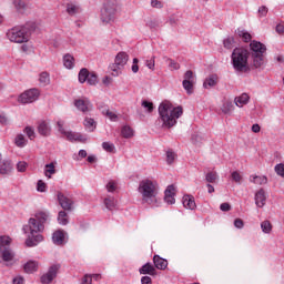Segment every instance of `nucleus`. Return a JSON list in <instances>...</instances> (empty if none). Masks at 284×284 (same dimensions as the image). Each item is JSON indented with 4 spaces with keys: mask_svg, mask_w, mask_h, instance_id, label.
Segmentation results:
<instances>
[{
    "mask_svg": "<svg viewBox=\"0 0 284 284\" xmlns=\"http://www.w3.org/2000/svg\"><path fill=\"white\" fill-rule=\"evenodd\" d=\"M175 159H176V153H174L173 151L166 152V163H169V165H172V163H174Z\"/></svg>",
    "mask_w": 284,
    "mask_h": 284,
    "instance_id": "48",
    "label": "nucleus"
},
{
    "mask_svg": "<svg viewBox=\"0 0 284 284\" xmlns=\"http://www.w3.org/2000/svg\"><path fill=\"white\" fill-rule=\"evenodd\" d=\"M159 114L163 128H174L176 119L183 115V106L174 108L170 101H164L159 105Z\"/></svg>",
    "mask_w": 284,
    "mask_h": 284,
    "instance_id": "2",
    "label": "nucleus"
},
{
    "mask_svg": "<svg viewBox=\"0 0 284 284\" xmlns=\"http://www.w3.org/2000/svg\"><path fill=\"white\" fill-rule=\"evenodd\" d=\"M6 37L11 43H28V41H30V37H32V33L30 28L19 26L9 29Z\"/></svg>",
    "mask_w": 284,
    "mask_h": 284,
    "instance_id": "5",
    "label": "nucleus"
},
{
    "mask_svg": "<svg viewBox=\"0 0 284 284\" xmlns=\"http://www.w3.org/2000/svg\"><path fill=\"white\" fill-rule=\"evenodd\" d=\"M261 230L264 234H270L272 232V222L265 220L261 223Z\"/></svg>",
    "mask_w": 284,
    "mask_h": 284,
    "instance_id": "39",
    "label": "nucleus"
},
{
    "mask_svg": "<svg viewBox=\"0 0 284 284\" xmlns=\"http://www.w3.org/2000/svg\"><path fill=\"white\" fill-rule=\"evenodd\" d=\"M252 57H253L254 68H261V65L265 63V60L263 59V54H252Z\"/></svg>",
    "mask_w": 284,
    "mask_h": 284,
    "instance_id": "35",
    "label": "nucleus"
},
{
    "mask_svg": "<svg viewBox=\"0 0 284 284\" xmlns=\"http://www.w3.org/2000/svg\"><path fill=\"white\" fill-rule=\"evenodd\" d=\"M153 263L155 270H168V260L160 257L159 255L153 256Z\"/></svg>",
    "mask_w": 284,
    "mask_h": 284,
    "instance_id": "20",
    "label": "nucleus"
},
{
    "mask_svg": "<svg viewBox=\"0 0 284 284\" xmlns=\"http://www.w3.org/2000/svg\"><path fill=\"white\" fill-rule=\"evenodd\" d=\"M58 201L67 212H72V205H74V202L69 199L68 196L63 195V193H58Z\"/></svg>",
    "mask_w": 284,
    "mask_h": 284,
    "instance_id": "13",
    "label": "nucleus"
},
{
    "mask_svg": "<svg viewBox=\"0 0 284 284\" xmlns=\"http://www.w3.org/2000/svg\"><path fill=\"white\" fill-rule=\"evenodd\" d=\"M104 205L106 207V210H113L114 207H116V200H114V197L109 196L104 199Z\"/></svg>",
    "mask_w": 284,
    "mask_h": 284,
    "instance_id": "38",
    "label": "nucleus"
},
{
    "mask_svg": "<svg viewBox=\"0 0 284 284\" xmlns=\"http://www.w3.org/2000/svg\"><path fill=\"white\" fill-rule=\"evenodd\" d=\"M223 45H224V48H226V50H232V48H234L236 45V42L234 41V38L229 37V38L224 39Z\"/></svg>",
    "mask_w": 284,
    "mask_h": 284,
    "instance_id": "41",
    "label": "nucleus"
},
{
    "mask_svg": "<svg viewBox=\"0 0 284 284\" xmlns=\"http://www.w3.org/2000/svg\"><path fill=\"white\" fill-rule=\"evenodd\" d=\"M250 181H251V183H254L255 185H266L267 176H265V175H251Z\"/></svg>",
    "mask_w": 284,
    "mask_h": 284,
    "instance_id": "28",
    "label": "nucleus"
},
{
    "mask_svg": "<svg viewBox=\"0 0 284 284\" xmlns=\"http://www.w3.org/2000/svg\"><path fill=\"white\" fill-rule=\"evenodd\" d=\"M63 135L68 141H79L80 143H85V141H88L83 134L72 131H65Z\"/></svg>",
    "mask_w": 284,
    "mask_h": 284,
    "instance_id": "16",
    "label": "nucleus"
},
{
    "mask_svg": "<svg viewBox=\"0 0 284 284\" xmlns=\"http://www.w3.org/2000/svg\"><path fill=\"white\" fill-rule=\"evenodd\" d=\"M146 26L151 30H156V28H159V26H161V22L159 20H156V19H149L146 21Z\"/></svg>",
    "mask_w": 284,
    "mask_h": 284,
    "instance_id": "45",
    "label": "nucleus"
},
{
    "mask_svg": "<svg viewBox=\"0 0 284 284\" xmlns=\"http://www.w3.org/2000/svg\"><path fill=\"white\" fill-rule=\"evenodd\" d=\"M231 179H233V181L235 183H241V181H243V176L241 175V173L239 171H234L232 174H231Z\"/></svg>",
    "mask_w": 284,
    "mask_h": 284,
    "instance_id": "50",
    "label": "nucleus"
},
{
    "mask_svg": "<svg viewBox=\"0 0 284 284\" xmlns=\"http://www.w3.org/2000/svg\"><path fill=\"white\" fill-rule=\"evenodd\" d=\"M39 81L43 85H50V73L48 72L40 73Z\"/></svg>",
    "mask_w": 284,
    "mask_h": 284,
    "instance_id": "43",
    "label": "nucleus"
},
{
    "mask_svg": "<svg viewBox=\"0 0 284 284\" xmlns=\"http://www.w3.org/2000/svg\"><path fill=\"white\" fill-rule=\"evenodd\" d=\"M51 132H52V129L50 128V122L41 121L38 124V133L41 136H50Z\"/></svg>",
    "mask_w": 284,
    "mask_h": 284,
    "instance_id": "17",
    "label": "nucleus"
},
{
    "mask_svg": "<svg viewBox=\"0 0 284 284\" xmlns=\"http://www.w3.org/2000/svg\"><path fill=\"white\" fill-rule=\"evenodd\" d=\"M183 205L186 210H196V202L194 201V196L184 195L183 196Z\"/></svg>",
    "mask_w": 284,
    "mask_h": 284,
    "instance_id": "21",
    "label": "nucleus"
},
{
    "mask_svg": "<svg viewBox=\"0 0 284 284\" xmlns=\"http://www.w3.org/2000/svg\"><path fill=\"white\" fill-rule=\"evenodd\" d=\"M89 77H90V71H88V69H81L78 74L79 82L85 83V81H88Z\"/></svg>",
    "mask_w": 284,
    "mask_h": 284,
    "instance_id": "36",
    "label": "nucleus"
},
{
    "mask_svg": "<svg viewBox=\"0 0 284 284\" xmlns=\"http://www.w3.org/2000/svg\"><path fill=\"white\" fill-rule=\"evenodd\" d=\"M10 172H12V163H10V161H3L0 164V174L6 176V175L10 174Z\"/></svg>",
    "mask_w": 284,
    "mask_h": 284,
    "instance_id": "29",
    "label": "nucleus"
},
{
    "mask_svg": "<svg viewBox=\"0 0 284 284\" xmlns=\"http://www.w3.org/2000/svg\"><path fill=\"white\" fill-rule=\"evenodd\" d=\"M275 172H276V174H278V176L284 178V164L275 165Z\"/></svg>",
    "mask_w": 284,
    "mask_h": 284,
    "instance_id": "56",
    "label": "nucleus"
},
{
    "mask_svg": "<svg viewBox=\"0 0 284 284\" xmlns=\"http://www.w3.org/2000/svg\"><path fill=\"white\" fill-rule=\"evenodd\" d=\"M44 168V176H47V179H52V174H57L53 162L45 164Z\"/></svg>",
    "mask_w": 284,
    "mask_h": 284,
    "instance_id": "32",
    "label": "nucleus"
},
{
    "mask_svg": "<svg viewBox=\"0 0 284 284\" xmlns=\"http://www.w3.org/2000/svg\"><path fill=\"white\" fill-rule=\"evenodd\" d=\"M176 194V189L174 185H169L164 192V201L169 205H174L176 203V200L174 199Z\"/></svg>",
    "mask_w": 284,
    "mask_h": 284,
    "instance_id": "14",
    "label": "nucleus"
},
{
    "mask_svg": "<svg viewBox=\"0 0 284 284\" xmlns=\"http://www.w3.org/2000/svg\"><path fill=\"white\" fill-rule=\"evenodd\" d=\"M102 148L105 152H114L115 150L114 144L111 142H103Z\"/></svg>",
    "mask_w": 284,
    "mask_h": 284,
    "instance_id": "49",
    "label": "nucleus"
},
{
    "mask_svg": "<svg viewBox=\"0 0 284 284\" xmlns=\"http://www.w3.org/2000/svg\"><path fill=\"white\" fill-rule=\"evenodd\" d=\"M128 61H130V55L125 52H119L115 57L114 63L110 65L112 77H119L121 74V70L128 64Z\"/></svg>",
    "mask_w": 284,
    "mask_h": 284,
    "instance_id": "8",
    "label": "nucleus"
},
{
    "mask_svg": "<svg viewBox=\"0 0 284 284\" xmlns=\"http://www.w3.org/2000/svg\"><path fill=\"white\" fill-rule=\"evenodd\" d=\"M83 125L88 132H94V130H97V121L92 118H85Z\"/></svg>",
    "mask_w": 284,
    "mask_h": 284,
    "instance_id": "30",
    "label": "nucleus"
},
{
    "mask_svg": "<svg viewBox=\"0 0 284 284\" xmlns=\"http://www.w3.org/2000/svg\"><path fill=\"white\" fill-rule=\"evenodd\" d=\"M268 9L265 6L260 7L258 14L260 17H267Z\"/></svg>",
    "mask_w": 284,
    "mask_h": 284,
    "instance_id": "60",
    "label": "nucleus"
},
{
    "mask_svg": "<svg viewBox=\"0 0 284 284\" xmlns=\"http://www.w3.org/2000/svg\"><path fill=\"white\" fill-rule=\"evenodd\" d=\"M106 190H108V192H115L116 191V182L110 181L106 184Z\"/></svg>",
    "mask_w": 284,
    "mask_h": 284,
    "instance_id": "57",
    "label": "nucleus"
},
{
    "mask_svg": "<svg viewBox=\"0 0 284 284\" xmlns=\"http://www.w3.org/2000/svg\"><path fill=\"white\" fill-rule=\"evenodd\" d=\"M169 62H170L169 68L171 70H180L181 64H179L176 61L169 59Z\"/></svg>",
    "mask_w": 284,
    "mask_h": 284,
    "instance_id": "55",
    "label": "nucleus"
},
{
    "mask_svg": "<svg viewBox=\"0 0 284 284\" xmlns=\"http://www.w3.org/2000/svg\"><path fill=\"white\" fill-rule=\"evenodd\" d=\"M87 83L89 85H97L99 83V77L97 75V73H89V78H87Z\"/></svg>",
    "mask_w": 284,
    "mask_h": 284,
    "instance_id": "40",
    "label": "nucleus"
},
{
    "mask_svg": "<svg viewBox=\"0 0 284 284\" xmlns=\"http://www.w3.org/2000/svg\"><path fill=\"white\" fill-rule=\"evenodd\" d=\"M216 179H219V174H216V172H209L206 174L207 183H216Z\"/></svg>",
    "mask_w": 284,
    "mask_h": 284,
    "instance_id": "47",
    "label": "nucleus"
},
{
    "mask_svg": "<svg viewBox=\"0 0 284 284\" xmlns=\"http://www.w3.org/2000/svg\"><path fill=\"white\" fill-rule=\"evenodd\" d=\"M103 114H105V116H108L111 121H116L118 119L116 113L110 110L103 111Z\"/></svg>",
    "mask_w": 284,
    "mask_h": 284,
    "instance_id": "54",
    "label": "nucleus"
},
{
    "mask_svg": "<svg viewBox=\"0 0 284 284\" xmlns=\"http://www.w3.org/2000/svg\"><path fill=\"white\" fill-rule=\"evenodd\" d=\"M74 105L78 108V110H80V112H83L84 114L92 112V102H90L88 98L74 100Z\"/></svg>",
    "mask_w": 284,
    "mask_h": 284,
    "instance_id": "11",
    "label": "nucleus"
},
{
    "mask_svg": "<svg viewBox=\"0 0 284 284\" xmlns=\"http://www.w3.org/2000/svg\"><path fill=\"white\" fill-rule=\"evenodd\" d=\"M122 136L124 139H130V138L134 136V131L130 126H123L122 128Z\"/></svg>",
    "mask_w": 284,
    "mask_h": 284,
    "instance_id": "44",
    "label": "nucleus"
},
{
    "mask_svg": "<svg viewBox=\"0 0 284 284\" xmlns=\"http://www.w3.org/2000/svg\"><path fill=\"white\" fill-rule=\"evenodd\" d=\"M142 108H145L148 110V112H152V110H154V103L144 100L142 101Z\"/></svg>",
    "mask_w": 284,
    "mask_h": 284,
    "instance_id": "52",
    "label": "nucleus"
},
{
    "mask_svg": "<svg viewBox=\"0 0 284 284\" xmlns=\"http://www.w3.org/2000/svg\"><path fill=\"white\" fill-rule=\"evenodd\" d=\"M23 270L26 274H32L39 270V262L37 261H29L23 265Z\"/></svg>",
    "mask_w": 284,
    "mask_h": 284,
    "instance_id": "22",
    "label": "nucleus"
},
{
    "mask_svg": "<svg viewBox=\"0 0 284 284\" xmlns=\"http://www.w3.org/2000/svg\"><path fill=\"white\" fill-rule=\"evenodd\" d=\"M182 85L187 94H192L194 92V72H192V70L184 73Z\"/></svg>",
    "mask_w": 284,
    "mask_h": 284,
    "instance_id": "10",
    "label": "nucleus"
},
{
    "mask_svg": "<svg viewBox=\"0 0 284 284\" xmlns=\"http://www.w3.org/2000/svg\"><path fill=\"white\" fill-rule=\"evenodd\" d=\"M275 31L277 34H284V22H281L276 26Z\"/></svg>",
    "mask_w": 284,
    "mask_h": 284,
    "instance_id": "63",
    "label": "nucleus"
},
{
    "mask_svg": "<svg viewBox=\"0 0 284 284\" xmlns=\"http://www.w3.org/2000/svg\"><path fill=\"white\" fill-rule=\"evenodd\" d=\"M52 241L55 245H63V241H65V233L61 230L55 231L52 235Z\"/></svg>",
    "mask_w": 284,
    "mask_h": 284,
    "instance_id": "24",
    "label": "nucleus"
},
{
    "mask_svg": "<svg viewBox=\"0 0 284 284\" xmlns=\"http://www.w3.org/2000/svg\"><path fill=\"white\" fill-rule=\"evenodd\" d=\"M82 284H92V274H85Z\"/></svg>",
    "mask_w": 284,
    "mask_h": 284,
    "instance_id": "62",
    "label": "nucleus"
},
{
    "mask_svg": "<svg viewBox=\"0 0 284 284\" xmlns=\"http://www.w3.org/2000/svg\"><path fill=\"white\" fill-rule=\"evenodd\" d=\"M265 203H267V195L265 194V190L260 189L256 193H255V204L258 207H265Z\"/></svg>",
    "mask_w": 284,
    "mask_h": 284,
    "instance_id": "15",
    "label": "nucleus"
},
{
    "mask_svg": "<svg viewBox=\"0 0 284 284\" xmlns=\"http://www.w3.org/2000/svg\"><path fill=\"white\" fill-rule=\"evenodd\" d=\"M67 12H68V14L73 17V14H77V12H79V7H77L75 4H72V3H68L67 4Z\"/></svg>",
    "mask_w": 284,
    "mask_h": 284,
    "instance_id": "46",
    "label": "nucleus"
},
{
    "mask_svg": "<svg viewBox=\"0 0 284 284\" xmlns=\"http://www.w3.org/2000/svg\"><path fill=\"white\" fill-rule=\"evenodd\" d=\"M234 225L237 227V230H243L245 223L241 219H235Z\"/></svg>",
    "mask_w": 284,
    "mask_h": 284,
    "instance_id": "61",
    "label": "nucleus"
},
{
    "mask_svg": "<svg viewBox=\"0 0 284 284\" xmlns=\"http://www.w3.org/2000/svg\"><path fill=\"white\" fill-rule=\"evenodd\" d=\"M119 12V3L115 0H108L101 9L100 19L102 23H114L116 21V13Z\"/></svg>",
    "mask_w": 284,
    "mask_h": 284,
    "instance_id": "7",
    "label": "nucleus"
},
{
    "mask_svg": "<svg viewBox=\"0 0 284 284\" xmlns=\"http://www.w3.org/2000/svg\"><path fill=\"white\" fill-rule=\"evenodd\" d=\"M221 111L223 114H232V112H234V104L230 101H226L222 104Z\"/></svg>",
    "mask_w": 284,
    "mask_h": 284,
    "instance_id": "33",
    "label": "nucleus"
},
{
    "mask_svg": "<svg viewBox=\"0 0 284 284\" xmlns=\"http://www.w3.org/2000/svg\"><path fill=\"white\" fill-rule=\"evenodd\" d=\"M23 132L30 141H34V139H37V133H34V129L32 126L24 128Z\"/></svg>",
    "mask_w": 284,
    "mask_h": 284,
    "instance_id": "42",
    "label": "nucleus"
},
{
    "mask_svg": "<svg viewBox=\"0 0 284 284\" xmlns=\"http://www.w3.org/2000/svg\"><path fill=\"white\" fill-rule=\"evenodd\" d=\"M40 95L41 92L39 91V89H29L19 95L18 101L19 103L23 104L34 103V101H37Z\"/></svg>",
    "mask_w": 284,
    "mask_h": 284,
    "instance_id": "9",
    "label": "nucleus"
},
{
    "mask_svg": "<svg viewBox=\"0 0 284 284\" xmlns=\"http://www.w3.org/2000/svg\"><path fill=\"white\" fill-rule=\"evenodd\" d=\"M63 65L67 70H72L74 68V55L67 53L63 57Z\"/></svg>",
    "mask_w": 284,
    "mask_h": 284,
    "instance_id": "27",
    "label": "nucleus"
},
{
    "mask_svg": "<svg viewBox=\"0 0 284 284\" xmlns=\"http://www.w3.org/2000/svg\"><path fill=\"white\" fill-rule=\"evenodd\" d=\"M151 6L158 10H161V8H163V2L161 0H151Z\"/></svg>",
    "mask_w": 284,
    "mask_h": 284,
    "instance_id": "58",
    "label": "nucleus"
},
{
    "mask_svg": "<svg viewBox=\"0 0 284 284\" xmlns=\"http://www.w3.org/2000/svg\"><path fill=\"white\" fill-rule=\"evenodd\" d=\"M155 57H152V59H150V60H146V68H149V70H154V68H155Z\"/></svg>",
    "mask_w": 284,
    "mask_h": 284,
    "instance_id": "59",
    "label": "nucleus"
},
{
    "mask_svg": "<svg viewBox=\"0 0 284 284\" xmlns=\"http://www.w3.org/2000/svg\"><path fill=\"white\" fill-rule=\"evenodd\" d=\"M57 272H59V265H53L49 268V271L41 276L42 284H49L57 278Z\"/></svg>",
    "mask_w": 284,
    "mask_h": 284,
    "instance_id": "12",
    "label": "nucleus"
},
{
    "mask_svg": "<svg viewBox=\"0 0 284 284\" xmlns=\"http://www.w3.org/2000/svg\"><path fill=\"white\" fill-rule=\"evenodd\" d=\"M14 144L17 148H26L28 145V139H26V135L20 133L16 136Z\"/></svg>",
    "mask_w": 284,
    "mask_h": 284,
    "instance_id": "31",
    "label": "nucleus"
},
{
    "mask_svg": "<svg viewBox=\"0 0 284 284\" xmlns=\"http://www.w3.org/2000/svg\"><path fill=\"white\" fill-rule=\"evenodd\" d=\"M141 284H152V277L145 275L141 277Z\"/></svg>",
    "mask_w": 284,
    "mask_h": 284,
    "instance_id": "64",
    "label": "nucleus"
},
{
    "mask_svg": "<svg viewBox=\"0 0 284 284\" xmlns=\"http://www.w3.org/2000/svg\"><path fill=\"white\" fill-rule=\"evenodd\" d=\"M234 103L237 108H243V105H247V103H250V95L247 93H242L240 97L234 99Z\"/></svg>",
    "mask_w": 284,
    "mask_h": 284,
    "instance_id": "23",
    "label": "nucleus"
},
{
    "mask_svg": "<svg viewBox=\"0 0 284 284\" xmlns=\"http://www.w3.org/2000/svg\"><path fill=\"white\" fill-rule=\"evenodd\" d=\"M219 83V75L211 74L209 78L205 79L203 83V88H214Z\"/></svg>",
    "mask_w": 284,
    "mask_h": 284,
    "instance_id": "26",
    "label": "nucleus"
},
{
    "mask_svg": "<svg viewBox=\"0 0 284 284\" xmlns=\"http://www.w3.org/2000/svg\"><path fill=\"white\" fill-rule=\"evenodd\" d=\"M17 170L18 172H26V170H28V162L26 161L18 162Z\"/></svg>",
    "mask_w": 284,
    "mask_h": 284,
    "instance_id": "51",
    "label": "nucleus"
},
{
    "mask_svg": "<svg viewBox=\"0 0 284 284\" xmlns=\"http://www.w3.org/2000/svg\"><path fill=\"white\" fill-rule=\"evenodd\" d=\"M140 274H149V276H156V267L148 262L139 268Z\"/></svg>",
    "mask_w": 284,
    "mask_h": 284,
    "instance_id": "18",
    "label": "nucleus"
},
{
    "mask_svg": "<svg viewBox=\"0 0 284 284\" xmlns=\"http://www.w3.org/2000/svg\"><path fill=\"white\" fill-rule=\"evenodd\" d=\"M47 187L48 185L45 184V182H43V180L38 181V186H37L38 192H45Z\"/></svg>",
    "mask_w": 284,
    "mask_h": 284,
    "instance_id": "53",
    "label": "nucleus"
},
{
    "mask_svg": "<svg viewBox=\"0 0 284 284\" xmlns=\"http://www.w3.org/2000/svg\"><path fill=\"white\" fill-rule=\"evenodd\" d=\"M138 191L142 195V201L148 205H154L158 203L156 195L159 194V184L152 180H142L139 184Z\"/></svg>",
    "mask_w": 284,
    "mask_h": 284,
    "instance_id": "3",
    "label": "nucleus"
},
{
    "mask_svg": "<svg viewBox=\"0 0 284 284\" xmlns=\"http://www.w3.org/2000/svg\"><path fill=\"white\" fill-rule=\"evenodd\" d=\"M13 6L20 14H23L28 10V2L26 0H13Z\"/></svg>",
    "mask_w": 284,
    "mask_h": 284,
    "instance_id": "25",
    "label": "nucleus"
},
{
    "mask_svg": "<svg viewBox=\"0 0 284 284\" xmlns=\"http://www.w3.org/2000/svg\"><path fill=\"white\" fill-rule=\"evenodd\" d=\"M250 52L243 48H235L232 53V63L236 72H247L250 67H247V59Z\"/></svg>",
    "mask_w": 284,
    "mask_h": 284,
    "instance_id": "6",
    "label": "nucleus"
},
{
    "mask_svg": "<svg viewBox=\"0 0 284 284\" xmlns=\"http://www.w3.org/2000/svg\"><path fill=\"white\" fill-rule=\"evenodd\" d=\"M250 45H251L252 54H265V51L267 50L265 48V44L258 41H253L251 42Z\"/></svg>",
    "mask_w": 284,
    "mask_h": 284,
    "instance_id": "19",
    "label": "nucleus"
},
{
    "mask_svg": "<svg viewBox=\"0 0 284 284\" xmlns=\"http://www.w3.org/2000/svg\"><path fill=\"white\" fill-rule=\"evenodd\" d=\"M12 239L8 235L0 236V263H3L7 267L14 265V251L10 248Z\"/></svg>",
    "mask_w": 284,
    "mask_h": 284,
    "instance_id": "4",
    "label": "nucleus"
},
{
    "mask_svg": "<svg viewBox=\"0 0 284 284\" xmlns=\"http://www.w3.org/2000/svg\"><path fill=\"white\" fill-rule=\"evenodd\" d=\"M58 223L60 225H68L69 221H68V213H65V211H60L58 213Z\"/></svg>",
    "mask_w": 284,
    "mask_h": 284,
    "instance_id": "37",
    "label": "nucleus"
},
{
    "mask_svg": "<svg viewBox=\"0 0 284 284\" xmlns=\"http://www.w3.org/2000/svg\"><path fill=\"white\" fill-rule=\"evenodd\" d=\"M50 221V212L48 210H38L34 217L29 219L28 224L23 226L24 234H29L26 241L28 247H34L37 243L43 241V235L40 232L45 230V223Z\"/></svg>",
    "mask_w": 284,
    "mask_h": 284,
    "instance_id": "1",
    "label": "nucleus"
},
{
    "mask_svg": "<svg viewBox=\"0 0 284 284\" xmlns=\"http://www.w3.org/2000/svg\"><path fill=\"white\" fill-rule=\"evenodd\" d=\"M235 32L239 37H241L243 39V41L245 43H250V41H252V34H250L248 32H246L242 29H237Z\"/></svg>",
    "mask_w": 284,
    "mask_h": 284,
    "instance_id": "34",
    "label": "nucleus"
}]
</instances>
